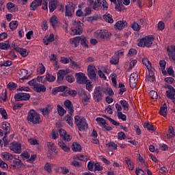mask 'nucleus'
I'll return each mask as SVG.
<instances>
[{"label":"nucleus","instance_id":"obj_27","mask_svg":"<svg viewBox=\"0 0 175 175\" xmlns=\"http://www.w3.org/2000/svg\"><path fill=\"white\" fill-rule=\"evenodd\" d=\"M146 81H150V83L155 81V77L152 71H149V75L146 77Z\"/></svg>","mask_w":175,"mask_h":175},{"label":"nucleus","instance_id":"obj_7","mask_svg":"<svg viewBox=\"0 0 175 175\" xmlns=\"http://www.w3.org/2000/svg\"><path fill=\"white\" fill-rule=\"evenodd\" d=\"M102 88L100 86L96 87L94 90V100L95 102L99 103L103 99V93H102Z\"/></svg>","mask_w":175,"mask_h":175},{"label":"nucleus","instance_id":"obj_25","mask_svg":"<svg viewBox=\"0 0 175 175\" xmlns=\"http://www.w3.org/2000/svg\"><path fill=\"white\" fill-rule=\"evenodd\" d=\"M15 50L17 53H20L22 57H27L28 55V51L24 48H15Z\"/></svg>","mask_w":175,"mask_h":175},{"label":"nucleus","instance_id":"obj_19","mask_svg":"<svg viewBox=\"0 0 175 175\" xmlns=\"http://www.w3.org/2000/svg\"><path fill=\"white\" fill-rule=\"evenodd\" d=\"M51 25H52L53 28H57V25H58V18L55 15H53L49 21Z\"/></svg>","mask_w":175,"mask_h":175},{"label":"nucleus","instance_id":"obj_45","mask_svg":"<svg viewBox=\"0 0 175 175\" xmlns=\"http://www.w3.org/2000/svg\"><path fill=\"white\" fill-rule=\"evenodd\" d=\"M115 5H116L115 9L118 12H122V10H125V6L123 5L122 4H117L116 3H115Z\"/></svg>","mask_w":175,"mask_h":175},{"label":"nucleus","instance_id":"obj_10","mask_svg":"<svg viewBox=\"0 0 175 175\" xmlns=\"http://www.w3.org/2000/svg\"><path fill=\"white\" fill-rule=\"evenodd\" d=\"M137 72H133L130 76L129 83L131 88H135L137 84Z\"/></svg>","mask_w":175,"mask_h":175},{"label":"nucleus","instance_id":"obj_12","mask_svg":"<svg viewBox=\"0 0 175 175\" xmlns=\"http://www.w3.org/2000/svg\"><path fill=\"white\" fill-rule=\"evenodd\" d=\"M167 96L170 99H173V103H175V89L172 85H168V90L166 92Z\"/></svg>","mask_w":175,"mask_h":175},{"label":"nucleus","instance_id":"obj_4","mask_svg":"<svg viewBox=\"0 0 175 175\" xmlns=\"http://www.w3.org/2000/svg\"><path fill=\"white\" fill-rule=\"evenodd\" d=\"M81 22L80 21H72V25L74 27L70 29V35H81L83 33V27H81Z\"/></svg>","mask_w":175,"mask_h":175},{"label":"nucleus","instance_id":"obj_17","mask_svg":"<svg viewBox=\"0 0 175 175\" xmlns=\"http://www.w3.org/2000/svg\"><path fill=\"white\" fill-rule=\"evenodd\" d=\"M2 128L5 132V135H9L10 133V124L8 122H4L2 123Z\"/></svg>","mask_w":175,"mask_h":175},{"label":"nucleus","instance_id":"obj_6","mask_svg":"<svg viewBox=\"0 0 175 175\" xmlns=\"http://www.w3.org/2000/svg\"><path fill=\"white\" fill-rule=\"evenodd\" d=\"M29 85H33L36 92H46V86L40 83H38L36 79H32L28 82Z\"/></svg>","mask_w":175,"mask_h":175},{"label":"nucleus","instance_id":"obj_64","mask_svg":"<svg viewBox=\"0 0 175 175\" xmlns=\"http://www.w3.org/2000/svg\"><path fill=\"white\" fill-rule=\"evenodd\" d=\"M135 174L137 175H144L145 173H144V171L140 168H138L135 171Z\"/></svg>","mask_w":175,"mask_h":175},{"label":"nucleus","instance_id":"obj_39","mask_svg":"<svg viewBox=\"0 0 175 175\" xmlns=\"http://www.w3.org/2000/svg\"><path fill=\"white\" fill-rule=\"evenodd\" d=\"M92 8L94 10H96V12L100 10V1H99V0L95 1Z\"/></svg>","mask_w":175,"mask_h":175},{"label":"nucleus","instance_id":"obj_29","mask_svg":"<svg viewBox=\"0 0 175 175\" xmlns=\"http://www.w3.org/2000/svg\"><path fill=\"white\" fill-rule=\"evenodd\" d=\"M120 62V57H118V55L117 53L115 54L111 57V59L110 60V63L112 64V65H117Z\"/></svg>","mask_w":175,"mask_h":175},{"label":"nucleus","instance_id":"obj_40","mask_svg":"<svg viewBox=\"0 0 175 175\" xmlns=\"http://www.w3.org/2000/svg\"><path fill=\"white\" fill-rule=\"evenodd\" d=\"M57 112L60 117H64V115L66 113V111L64 109V107H61L59 105H57Z\"/></svg>","mask_w":175,"mask_h":175},{"label":"nucleus","instance_id":"obj_15","mask_svg":"<svg viewBox=\"0 0 175 175\" xmlns=\"http://www.w3.org/2000/svg\"><path fill=\"white\" fill-rule=\"evenodd\" d=\"M128 25V23L125 21H119L115 24V28L121 30L125 28Z\"/></svg>","mask_w":175,"mask_h":175},{"label":"nucleus","instance_id":"obj_20","mask_svg":"<svg viewBox=\"0 0 175 175\" xmlns=\"http://www.w3.org/2000/svg\"><path fill=\"white\" fill-rule=\"evenodd\" d=\"M103 18L106 21L107 23H109V24H113L114 23V20H113V16L110 14H106L103 16Z\"/></svg>","mask_w":175,"mask_h":175},{"label":"nucleus","instance_id":"obj_22","mask_svg":"<svg viewBox=\"0 0 175 175\" xmlns=\"http://www.w3.org/2000/svg\"><path fill=\"white\" fill-rule=\"evenodd\" d=\"M80 40H81V37H75V38L70 39V44H75V47H77L80 44Z\"/></svg>","mask_w":175,"mask_h":175},{"label":"nucleus","instance_id":"obj_1","mask_svg":"<svg viewBox=\"0 0 175 175\" xmlns=\"http://www.w3.org/2000/svg\"><path fill=\"white\" fill-rule=\"evenodd\" d=\"M94 37L99 42H106V40H110L111 33L107 30H97L94 33Z\"/></svg>","mask_w":175,"mask_h":175},{"label":"nucleus","instance_id":"obj_42","mask_svg":"<svg viewBox=\"0 0 175 175\" xmlns=\"http://www.w3.org/2000/svg\"><path fill=\"white\" fill-rule=\"evenodd\" d=\"M100 3V10H107L109 8V4L107 3V1L106 0H103Z\"/></svg>","mask_w":175,"mask_h":175},{"label":"nucleus","instance_id":"obj_46","mask_svg":"<svg viewBox=\"0 0 175 175\" xmlns=\"http://www.w3.org/2000/svg\"><path fill=\"white\" fill-rule=\"evenodd\" d=\"M149 96L151 98V99H158V93L154 90H152L149 92Z\"/></svg>","mask_w":175,"mask_h":175},{"label":"nucleus","instance_id":"obj_47","mask_svg":"<svg viewBox=\"0 0 175 175\" xmlns=\"http://www.w3.org/2000/svg\"><path fill=\"white\" fill-rule=\"evenodd\" d=\"M14 99H15L16 102H21V100H23L22 92L16 94L14 96Z\"/></svg>","mask_w":175,"mask_h":175},{"label":"nucleus","instance_id":"obj_52","mask_svg":"<svg viewBox=\"0 0 175 175\" xmlns=\"http://www.w3.org/2000/svg\"><path fill=\"white\" fill-rule=\"evenodd\" d=\"M7 8L8 10H11V12H16V6L12 3H8Z\"/></svg>","mask_w":175,"mask_h":175},{"label":"nucleus","instance_id":"obj_56","mask_svg":"<svg viewBox=\"0 0 175 175\" xmlns=\"http://www.w3.org/2000/svg\"><path fill=\"white\" fill-rule=\"evenodd\" d=\"M81 44L83 47H88V40H87L86 38H81Z\"/></svg>","mask_w":175,"mask_h":175},{"label":"nucleus","instance_id":"obj_48","mask_svg":"<svg viewBox=\"0 0 175 175\" xmlns=\"http://www.w3.org/2000/svg\"><path fill=\"white\" fill-rule=\"evenodd\" d=\"M66 80L68 83H73L75 80V77L72 75H68L66 76Z\"/></svg>","mask_w":175,"mask_h":175},{"label":"nucleus","instance_id":"obj_14","mask_svg":"<svg viewBox=\"0 0 175 175\" xmlns=\"http://www.w3.org/2000/svg\"><path fill=\"white\" fill-rule=\"evenodd\" d=\"M75 13V5L72 4L71 5H66V16L68 17H72Z\"/></svg>","mask_w":175,"mask_h":175},{"label":"nucleus","instance_id":"obj_11","mask_svg":"<svg viewBox=\"0 0 175 175\" xmlns=\"http://www.w3.org/2000/svg\"><path fill=\"white\" fill-rule=\"evenodd\" d=\"M69 73L68 70H59L57 72V83H62L64 81V76H66Z\"/></svg>","mask_w":175,"mask_h":175},{"label":"nucleus","instance_id":"obj_50","mask_svg":"<svg viewBox=\"0 0 175 175\" xmlns=\"http://www.w3.org/2000/svg\"><path fill=\"white\" fill-rule=\"evenodd\" d=\"M0 113L2 116V118H4V120H8V113L6 112V110L3 108H0Z\"/></svg>","mask_w":175,"mask_h":175},{"label":"nucleus","instance_id":"obj_61","mask_svg":"<svg viewBox=\"0 0 175 175\" xmlns=\"http://www.w3.org/2000/svg\"><path fill=\"white\" fill-rule=\"evenodd\" d=\"M136 54H137V51L135 49H131L128 53L130 57H133V55H136Z\"/></svg>","mask_w":175,"mask_h":175},{"label":"nucleus","instance_id":"obj_54","mask_svg":"<svg viewBox=\"0 0 175 175\" xmlns=\"http://www.w3.org/2000/svg\"><path fill=\"white\" fill-rule=\"evenodd\" d=\"M132 28L134 31H136L137 32L140 31V28H142V26H140L138 23H134L132 24Z\"/></svg>","mask_w":175,"mask_h":175},{"label":"nucleus","instance_id":"obj_32","mask_svg":"<svg viewBox=\"0 0 175 175\" xmlns=\"http://www.w3.org/2000/svg\"><path fill=\"white\" fill-rule=\"evenodd\" d=\"M66 88H68V87H66V86L57 87L53 90V94H54V95H55V94H57V92H64V91H65V90H66Z\"/></svg>","mask_w":175,"mask_h":175},{"label":"nucleus","instance_id":"obj_63","mask_svg":"<svg viewBox=\"0 0 175 175\" xmlns=\"http://www.w3.org/2000/svg\"><path fill=\"white\" fill-rule=\"evenodd\" d=\"M70 59H68L67 57H62L60 59V62L62 64H69L70 62Z\"/></svg>","mask_w":175,"mask_h":175},{"label":"nucleus","instance_id":"obj_55","mask_svg":"<svg viewBox=\"0 0 175 175\" xmlns=\"http://www.w3.org/2000/svg\"><path fill=\"white\" fill-rule=\"evenodd\" d=\"M47 146L48 148H49V150H51V151H53V152H55V150H57L55 148V145H54L53 142H48Z\"/></svg>","mask_w":175,"mask_h":175},{"label":"nucleus","instance_id":"obj_2","mask_svg":"<svg viewBox=\"0 0 175 175\" xmlns=\"http://www.w3.org/2000/svg\"><path fill=\"white\" fill-rule=\"evenodd\" d=\"M75 124L81 132L88 129V123L87 122V120L80 116H75Z\"/></svg>","mask_w":175,"mask_h":175},{"label":"nucleus","instance_id":"obj_13","mask_svg":"<svg viewBox=\"0 0 175 175\" xmlns=\"http://www.w3.org/2000/svg\"><path fill=\"white\" fill-rule=\"evenodd\" d=\"M64 106L69 110V114L72 116L73 113H75V110L73 109V104H72V101L70 100H66L64 101Z\"/></svg>","mask_w":175,"mask_h":175},{"label":"nucleus","instance_id":"obj_51","mask_svg":"<svg viewBox=\"0 0 175 175\" xmlns=\"http://www.w3.org/2000/svg\"><path fill=\"white\" fill-rule=\"evenodd\" d=\"M12 162L14 163V165H12L13 167H16V166H20V165H21V160L18 159H12Z\"/></svg>","mask_w":175,"mask_h":175},{"label":"nucleus","instance_id":"obj_28","mask_svg":"<svg viewBox=\"0 0 175 175\" xmlns=\"http://www.w3.org/2000/svg\"><path fill=\"white\" fill-rule=\"evenodd\" d=\"M55 5H57V0H53L49 2V12L51 13H53V12L57 8Z\"/></svg>","mask_w":175,"mask_h":175},{"label":"nucleus","instance_id":"obj_58","mask_svg":"<svg viewBox=\"0 0 175 175\" xmlns=\"http://www.w3.org/2000/svg\"><path fill=\"white\" fill-rule=\"evenodd\" d=\"M0 98H1L3 102H6V99H8V92H6V90L5 91V92H3L0 94Z\"/></svg>","mask_w":175,"mask_h":175},{"label":"nucleus","instance_id":"obj_35","mask_svg":"<svg viewBox=\"0 0 175 175\" xmlns=\"http://www.w3.org/2000/svg\"><path fill=\"white\" fill-rule=\"evenodd\" d=\"M65 121H66L67 124L70 125V126H73V120H72V115L70 113L68 114L64 118Z\"/></svg>","mask_w":175,"mask_h":175},{"label":"nucleus","instance_id":"obj_23","mask_svg":"<svg viewBox=\"0 0 175 175\" xmlns=\"http://www.w3.org/2000/svg\"><path fill=\"white\" fill-rule=\"evenodd\" d=\"M167 113V105H166V103H164L163 107H161L159 114L160 116H163V117H166Z\"/></svg>","mask_w":175,"mask_h":175},{"label":"nucleus","instance_id":"obj_49","mask_svg":"<svg viewBox=\"0 0 175 175\" xmlns=\"http://www.w3.org/2000/svg\"><path fill=\"white\" fill-rule=\"evenodd\" d=\"M117 116H118V118H119V120H122V121L126 120V115L122 113V112H118Z\"/></svg>","mask_w":175,"mask_h":175},{"label":"nucleus","instance_id":"obj_53","mask_svg":"<svg viewBox=\"0 0 175 175\" xmlns=\"http://www.w3.org/2000/svg\"><path fill=\"white\" fill-rule=\"evenodd\" d=\"M8 88H9V90L11 91L12 90H16V88H17V84H16L14 82H10L8 85Z\"/></svg>","mask_w":175,"mask_h":175},{"label":"nucleus","instance_id":"obj_26","mask_svg":"<svg viewBox=\"0 0 175 175\" xmlns=\"http://www.w3.org/2000/svg\"><path fill=\"white\" fill-rule=\"evenodd\" d=\"M27 75H28V70L25 69H21V73L19 74L21 80H27L28 77H27Z\"/></svg>","mask_w":175,"mask_h":175},{"label":"nucleus","instance_id":"obj_44","mask_svg":"<svg viewBox=\"0 0 175 175\" xmlns=\"http://www.w3.org/2000/svg\"><path fill=\"white\" fill-rule=\"evenodd\" d=\"M46 80L49 83H53V81H55V77H54L51 74H46Z\"/></svg>","mask_w":175,"mask_h":175},{"label":"nucleus","instance_id":"obj_33","mask_svg":"<svg viewBox=\"0 0 175 175\" xmlns=\"http://www.w3.org/2000/svg\"><path fill=\"white\" fill-rule=\"evenodd\" d=\"M9 27L12 31H14L18 27V22L17 21H12L10 23Z\"/></svg>","mask_w":175,"mask_h":175},{"label":"nucleus","instance_id":"obj_31","mask_svg":"<svg viewBox=\"0 0 175 175\" xmlns=\"http://www.w3.org/2000/svg\"><path fill=\"white\" fill-rule=\"evenodd\" d=\"M72 151H75V152H80L81 151V146L79 144V143L74 142L72 144Z\"/></svg>","mask_w":175,"mask_h":175},{"label":"nucleus","instance_id":"obj_60","mask_svg":"<svg viewBox=\"0 0 175 175\" xmlns=\"http://www.w3.org/2000/svg\"><path fill=\"white\" fill-rule=\"evenodd\" d=\"M53 166V164H50L49 163H46L44 166L45 170L48 172L49 173H51V167Z\"/></svg>","mask_w":175,"mask_h":175},{"label":"nucleus","instance_id":"obj_8","mask_svg":"<svg viewBox=\"0 0 175 175\" xmlns=\"http://www.w3.org/2000/svg\"><path fill=\"white\" fill-rule=\"evenodd\" d=\"M75 77L77 83H78V84H87V83L88 82V79L85 76V74L83 72L76 73Z\"/></svg>","mask_w":175,"mask_h":175},{"label":"nucleus","instance_id":"obj_16","mask_svg":"<svg viewBox=\"0 0 175 175\" xmlns=\"http://www.w3.org/2000/svg\"><path fill=\"white\" fill-rule=\"evenodd\" d=\"M42 2H43V0H34L30 5L31 10H36L38 6L42 5Z\"/></svg>","mask_w":175,"mask_h":175},{"label":"nucleus","instance_id":"obj_37","mask_svg":"<svg viewBox=\"0 0 175 175\" xmlns=\"http://www.w3.org/2000/svg\"><path fill=\"white\" fill-rule=\"evenodd\" d=\"M142 64L146 66L147 69L150 70L151 69V62L147 58L142 59Z\"/></svg>","mask_w":175,"mask_h":175},{"label":"nucleus","instance_id":"obj_3","mask_svg":"<svg viewBox=\"0 0 175 175\" xmlns=\"http://www.w3.org/2000/svg\"><path fill=\"white\" fill-rule=\"evenodd\" d=\"M27 121L29 122H32V124H40L42 122V118L39 113L33 109H31L29 111L27 114Z\"/></svg>","mask_w":175,"mask_h":175},{"label":"nucleus","instance_id":"obj_18","mask_svg":"<svg viewBox=\"0 0 175 175\" xmlns=\"http://www.w3.org/2000/svg\"><path fill=\"white\" fill-rule=\"evenodd\" d=\"M10 150L14 151L16 154H20V152H21V144H15L12 146H10Z\"/></svg>","mask_w":175,"mask_h":175},{"label":"nucleus","instance_id":"obj_43","mask_svg":"<svg viewBox=\"0 0 175 175\" xmlns=\"http://www.w3.org/2000/svg\"><path fill=\"white\" fill-rule=\"evenodd\" d=\"M107 147H108L109 150H117V144L112 142L107 144Z\"/></svg>","mask_w":175,"mask_h":175},{"label":"nucleus","instance_id":"obj_5","mask_svg":"<svg viewBox=\"0 0 175 175\" xmlns=\"http://www.w3.org/2000/svg\"><path fill=\"white\" fill-rule=\"evenodd\" d=\"M154 42V37L152 36H148L144 38H142L138 43L139 47H151Z\"/></svg>","mask_w":175,"mask_h":175},{"label":"nucleus","instance_id":"obj_59","mask_svg":"<svg viewBox=\"0 0 175 175\" xmlns=\"http://www.w3.org/2000/svg\"><path fill=\"white\" fill-rule=\"evenodd\" d=\"M40 111L42 113L43 116H49V114H50V109L47 107L41 109Z\"/></svg>","mask_w":175,"mask_h":175},{"label":"nucleus","instance_id":"obj_21","mask_svg":"<svg viewBox=\"0 0 175 175\" xmlns=\"http://www.w3.org/2000/svg\"><path fill=\"white\" fill-rule=\"evenodd\" d=\"M58 146H59L62 150H63L65 152H68V151H70V148L68 147L66 144L63 142V141H59Z\"/></svg>","mask_w":175,"mask_h":175},{"label":"nucleus","instance_id":"obj_41","mask_svg":"<svg viewBox=\"0 0 175 175\" xmlns=\"http://www.w3.org/2000/svg\"><path fill=\"white\" fill-rule=\"evenodd\" d=\"M54 42V34L51 33L50 34L49 37L48 38L46 39H43V42L44 43V44H46L47 46V44H49V42Z\"/></svg>","mask_w":175,"mask_h":175},{"label":"nucleus","instance_id":"obj_9","mask_svg":"<svg viewBox=\"0 0 175 175\" xmlns=\"http://www.w3.org/2000/svg\"><path fill=\"white\" fill-rule=\"evenodd\" d=\"M95 70H96L95 66L90 65L88 66V75L90 80H95L96 79V72Z\"/></svg>","mask_w":175,"mask_h":175},{"label":"nucleus","instance_id":"obj_57","mask_svg":"<svg viewBox=\"0 0 175 175\" xmlns=\"http://www.w3.org/2000/svg\"><path fill=\"white\" fill-rule=\"evenodd\" d=\"M31 95L28 93L22 92V99L23 100H29Z\"/></svg>","mask_w":175,"mask_h":175},{"label":"nucleus","instance_id":"obj_36","mask_svg":"<svg viewBox=\"0 0 175 175\" xmlns=\"http://www.w3.org/2000/svg\"><path fill=\"white\" fill-rule=\"evenodd\" d=\"M10 47V44H9V42L6 41L5 42H0L1 50H8Z\"/></svg>","mask_w":175,"mask_h":175},{"label":"nucleus","instance_id":"obj_34","mask_svg":"<svg viewBox=\"0 0 175 175\" xmlns=\"http://www.w3.org/2000/svg\"><path fill=\"white\" fill-rule=\"evenodd\" d=\"M3 159H5V161H12L13 160V156L12 154H10L8 152H3L1 154Z\"/></svg>","mask_w":175,"mask_h":175},{"label":"nucleus","instance_id":"obj_24","mask_svg":"<svg viewBox=\"0 0 175 175\" xmlns=\"http://www.w3.org/2000/svg\"><path fill=\"white\" fill-rule=\"evenodd\" d=\"M124 161L129 169V170H133V169H135V163H133V162L132 161H131V159L128 157H126L124 159Z\"/></svg>","mask_w":175,"mask_h":175},{"label":"nucleus","instance_id":"obj_30","mask_svg":"<svg viewBox=\"0 0 175 175\" xmlns=\"http://www.w3.org/2000/svg\"><path fill=\"white\" fill-rule=\"evenodd\" d=\"M120 103L125 111H128L129 110V103H128V101L125 100H121Z\"/></svg>","mask_w":175,"mask_h":175},{"label":"nucleus","instance_id":"obj_62","mask_svg":"<svg viewBox=\"0 0 175 175\" xmlns=\"http://www.w3.org/2000/svg\"><path fill=\"white\" fill-rule=\"evenodd\" d=\"M164 81L168 84H173L174 83V79L172 77H166L165 78Z\"/></svg>","mask_w":175,"mask_h":175},{"label":"nucleus","instance_id":"obj_38","mask_svg":"<svg viewBox=\"0 0 175 175\" xmlns=\"http://www.w3.org/2000/svg\"><path fill=\"white\" fill-rule=\"evenodd\" d=\"M168 135H167V137L170 139V137H174L175 136V133H174V129L173 126H170L168 129Z\"/></svg>","mask_w":175,"mask_h":175}]
</instances>
